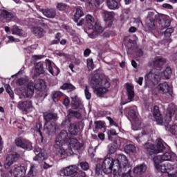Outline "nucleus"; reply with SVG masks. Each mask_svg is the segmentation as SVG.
<instances>
[{"label":"nucleus","instance_id":"1","mask_svg":"<svg viewBox=\"0 0 177 177\" xmlns=\"http://www.w3.org/2000/svg\"><path fill=\"white\" fill-rule=\"evenodd\" d=\"M82 143L73 138L66 130L61 131L55 138V149L58 156H72L73 150H80Z\"/></svg>","mask_w":177,"mask_h":177},{"label":"nucleus","instance_id":"2","mask_svg":"<svg viewBox=\"0 0 177 177\" xmlns=\"http://www.w3.org/2000/svg\"><path fill=\"white\" fill-rule=\"evenodd\" d=\"M172 75V69L170 67H167L163 72L158 69H152L145 75V85L154 86L157 85L161 80H169Z\"/></svg>","mask_w":177,"mask_h":177},{"label":"nucleus","instance_id":"3","mask_svg":"<svg viewBox=\"0 0 177 177\" xmlns=\"http://www.w3.org/2000/svg\"><path fill=\"white\" fill-rule=\"evenodd\" d=\"M158 17H160V19L159 24L161 26L163 30L167 28V27H169V26H171V21L169 20V17L164 15H155L153 12H149L148 13V17L146 21L147 28H148L149 31H151V30H154L156 28L154 21L156 19H158Z\"/></svg>","mask_w":177,"mask_h":177},{"label":"nucleus","instance_id":"4","mask_svg":"<svg viewBox=\"0 0 177 177\" xmlns=\"http://www.w3.org/2000/svg\"><path fill=\"white\" fill-rule=\"evenodd\" d=\"M118 165L115 163V159L113 158H106L102 161V165H97L95 172L98 175H100L102 172L104 174H113V175H117L118 170L117 167Z\"/></svg>","mask_w":177,"mask_h":177},{"label":"nucleus","instance_id":"5","mask_svg":"<svg viewBox=\"0 0 177 177\" xmlns=\"http://www.w3.org/2000/svg\"><path fill=\"white\" fill-rule=\"evenodd\" d=\"M86 26L88 30H93L92 33H89V32H86L89 38L95 39L97 37V34H100V32H103V28L100 27V24L97 19L93 18L92 15H88L86 17Z\"/></svg>","mask_w":177,"mask_h":177},{"label":"nucleus","instance_id":"6","mask_svg":"<svg viewBox=\"0 0 177 177\" xmlns=\"http://www.w3.org/2000/svg\"><path fill=\"white\" fill-rule=\"evenodd\" d=\"M91 84L94 93L99 97L107 93L110 89V82L107 79H92Z\"/></svg>","mask_w":177,"mask_h":177},{"label":"nucleus","instance_id":"7","mask_svg":"<svg viewBox=\"0 0 177 177\" xmlns=\"http://www.w3.org/2000/svg\"><path fill=\"white\" fill-rule=\"evenodd\" d=\"M46 88V85L45 84V81L43 80H38L35 84L32 82H30L26 85V87L22 90H21V94L24 97H32L34 95V92L35 89H45Z\"/></svg>","mask_w":177,"mask_h":177},{"label":"nucleus","instance_id":"8","mask_svg":"<svg viewBox=\"0 0 177 177\" xmlns=\"http://www.w3.org/2000/svg\"><path fill=\"white\" fill-rule=\"evenodd\" d=\"M176 158V155L172 152H166L162 156L158 155L155 156L153 158L155 169L165 171V166H160L161 165V162L163 161H175Z\"/></svg>","mask_w":177,"mask_h":177},{"label":"nucleus","instance_id":"9","mask_svg":"<svg viewBox=\"0 0 177 177\" xmlns=\"http://www.w3.org/2000/svg\"><path fill=\"white\" fill-rule=\"evenodd\" d=\"M57 114L56 113H46L44 115V119L46 123L44 124V131L47 132L48 135H53V133H56V129H57V126L55 123L49 122L50 120L56 121L57 120Z\"/></svg>","mask_w":177,"mask_h":177},{"label":"nucleus","instance_id":"10","mask_svg":"<svg viewBox=\"0 0 177 177\" xmlns=\"http://www.w3.org/2000/svg\"><path fill=\"white\" fill-rule=\"evenodd\" d=\"M155 84L153 86L146 85L149 89V91L153 93V95H157L158 92L165 95L166 93H169V95L172 94V87L168 84L167 82L160 83L156 87Z\"/></svg>","mask_w":177,"mask_h":177},{"label":"nucleus","instance_id":"11","mask_svg":"<svg viewBox=\"0 0 177 177\" xmlns=\"http://www.w3.org/2000/svg\"><path fill=\"white\" fill-rule=\"evenodd\" d=\"M156 142V147H154V145L150 142H148L144 145L145 149H146L147 153L149 154V156H153V154H158V153H162V151L165 150L164 143L160 138H158Z\"/></svg>","mask_w":177,"mask_h":177},{"label":"nucleus","instance_id":"12","mask_svg":"<svg viewBox=\"0 0 177 177\" xmlns=\"http://www.w3.org/2000/svg\"><path fill=\"white\" fill-rule=\"evenodd\" d=\"M174 113L175 111L172 110V111H169L166 114L165 120H162V117H161V113H160V109L158 106H155L153 107V117L157 124L160 125H162V124H169L171 121L172 115H174Z\"/></svg>","mask_w":177,"mask_h":177},{"label":"nucleus","instance_id":"13","mask_svg":"<svg viewBox=\"0 0 177 177\" xmlns=\"http://www.w3.org/2000/svg\"><path fill=\"white\" fill-rule=\"evenodd\" d=\"M17 107L19 110H21L23 114H28V113H31L34 110L31 101L19 102H18Z\"/></svg>","mask_w":177,"mask_h":177},{"label":"nucleus","instance_id":"14","mask_svg":"<svg viewBox=\"0 0 177 177\" xmlns=\"http://www.w3.org/2000/svg\"><path fill=\"white\" fill-rule=\"evenodd\" d=\"M115 164L118 165L116 168L118 172V171L122 169V168H127V167H128V159L124 155H118V158L115 160Z\"/></svg>","mask_w":177,"mask_h":177},{"label":"nucleus","instance_id":"15","mask_svg":"<svg viewBox=\"0 0 177 177\" xmlns=\"http://www.w3.org/2000/svg\"><path fill=\"white\" fill-rule=\"evenodd\" d=\"M15 145L18 147H21V149H26V150H32V145L31 142L25 140L24 138H19L15 140Z\"/></svg>","mask_w":177,"mask_h":177},{"label":"nucleus","instance_id":"16","mask_svg":"<svg viewBox=\"0 0 177 177\" xmlns=\"http://www.w3.org/2000/svg\"><path fill=\"white\" fill-rule=\"evenodd\" d=\"M19 155L16 153L8 155L6 158V163L4 164V168H6V169H9L12 164L15 162V161H17Z\"/></svg>","mask_w":177,"mask_h":177},{"label":"nucleus","instance_id":"17","mask_svg":"<svg viewBox=\"0 0 177 177\" xmlns=\"http://www.w3.org/2000/svg\"><path fill=\"white\" fill-rule=\"evenodd\" d=\"M27 168L24 166H15L14 174L15 177H26Z\"/></svg>","mask_w":177,"mask_h":177},{"label":"nucleus","instance_id":"18","mask_svg":"<svg viewBox=\"0 0 177 177\" xmlns=\"http://www.w3.org/2000/svg\"><path fill=\"white\" fill-rule=\"evenodd\" d=\"M45 73V70H44V64L42 62H38L35 68L33 71V78H37L41 74H44Z\"/></svg>","mask_w":177,"mask_h":177},{"label":"nucleus","instance_id":"19","mask_svg":"<svg viewBox=\"0 0 177 177\" xmlns=\"http://www.w3.org/2000/svg\"><path fill=\"white\" fill-rule=\"evenodd\" d=\"M35 154L36 155L35 158H34L35 161L46 160V157H45V155H44L41 148L36 147L35 148Z\"/></svg>","mask_w":177,"mask_h":177},{"label":"nucleus","instance_id":"20","mask_svg":"<svg viewBox=\"0 0 177 177\" xmlns=\"http://www.w3.org/2000/svg\"><path fill=\"white\" fill-rule=\"evenodd\" d=\"M72 117H75V118H81V113L75 111H68V119L64 121L63 123L64 125H69L70 124V118Z\"/></svg>","mask_w":177,"mask_h":177},{"label":"nucleus","instance_id":"21","mask_svg":"<svg viewBox=\"0 0 177 177\" xmlns=\"http://www.w3.org/2000/svg\"><path fill=\"white\" fill-rule=\"evenodd\" d=\"M71 104L74 109L82 110V109H84V105L81 104L77 96L72 97Z\"/></svg>","mask_w":177,"mask_h":177},{"label":"nucleus","instance_id":"22","mask_svg":"<svg viewBox=\"0 0 177 177\" xmlns=\"http://www.w3.org/2000/svg\"><path fill=\"white\" fill-rule=\"evenodd\" d=\"M126 88L127 91L128 99L129 100H132L135 97V91H133V85L131 84L127 83L126 84Z\"/></svg>","mask_w":177,"mask_h":177},{"label":"nucleus","instance_id":"23","mask_svg":"<svg viewBox=\"0 0 177 177\" xmlns=\"http://www.w3.org/2000/svg\"><path fill=\"white\" fill-rule=\"evenodd\" d=\"M28 175L30 177L37 176L38 175V166L35 164H30Z\"/></svg>","mask_w":177,"mask_h":177},{"label":"nucleus","instance_id":"24","mask_svg":"<svg viewBox=\"0 0 177 177\" xmlns=\"http://www.w3.org/2000/svg\"><path fill=\"white\" fill-rule=\"evenodd\" d=\"M146 169H147V167L145 164L139 165L134 167L133 173L137 175H142V174H145L146 172Z\"/></svg>","mask_w":177,"mask_h":177},{"label":"nucleus","instance_id":"25","mask_svg":"<svg viewBox=\"0 0 177 177\" xmlns=\"http://www.w3.org/2000/svg\"><path fill=\"white\" fill-rule=\"evenodd\" d=\"M41 13L48 19H53L56 17V11L52 9L41 10Z\"/></svg>","mask_w":177,"mask_h":177},{"label":"nucleus","instance_id":"26","mask_svg":"<svg viewBox=\"0 0 177 177\" xmlns=\"http://www.w3.org/2000/svg\"><path fill=\"white\" fill-rule=\"evenodd\" d=\"M0 15L1 17H3V19H6V20H7L8 21H10L12 17H14L13 14L6 10H1Z\"/></svg>","mask_w":177,"mask_h":177},{"label":"nucleus","instance_id":"27","mask_svg":"<svg viewBox=\"0 0 177 177\" xmlns=\"http://www.w3.org/2000/svg\"><path fill=\"white\" fill-rule=\"evenodd\" d=\"M32 31L36 37H38V38H42V37L45 35V30L41 27H34L32 28Z\"/></svg>","mask_w":177,"mask_h":177},{"label":"nucleus","instance_id":"28","mask_svg":"<svg viewBox=\"0 0 177 177\" xmlns=\"http://www.w3.org/2000/svg\"><path fill=\"white\" fill-rule=\"evenodd\" d=\"M159 167H165V171H162V170L156 169L157 172H161L162 174H165V172H167V174H169V172H171V171H174V166L172 165H171V163L159 165Z\"/></svg>","mask_w":177,"mask_h":177},{"label":"nucleus","instance_id":"29","mask_svg":"<svg viewBox=\"0 0 177 177\" xmlns=\"http://www.w3.org/2000/svg\"><path fill=\"white\" fill-rule=\"evenodd\" d=\"M109 154H114L115 153V150L121 147V142L120 141V140H118L114 142V147H113L112 145H109Z\"/></svg>","mask_w":177,"mask_h":177},{"label":"nucleus","instance_id":"30","mask_svg":"<svg viewBox=\"0 0 177 177\" xmlns=\"http://www.w3.org/2000/svg\"><path fill=\"white\" fill-rule=\"evenodd\" d=\"M106 6L111 10H115V9H118L120 8L118 2L115 0H106Z\"/></svg>","mask_w":177,"mask_h":177},{"label":"nucleus","instance_id":"31","mask_svg":"<svg viewBox=\"0 0 177 177\" xmlns=\"http://www.w3.org/2000/svg\"><path fill=\"white\" fill-rule=\"evenodd\" d=\"M162 32H164L165 40H166L167 42H171V34L174 32V29L169 28H167L165 31H160V33Z\"/></svg>","mask_w":177,"mask_h":177},{"label":"nucleus","instance_id":"32","mask_svg":"<svg viewBox=\"0 0 177 177\" xmlns=\"http://www.w3.org/2000/svg\"><path fill=\"white\" fill-rule=\"evenodd\" d=\"M69 132L71 135H77L80 132V125L77 123L71 124L69 127Z\"/></svg>","mask_w":177,"mask_h":177},{"label":"nucleus","instance_id":"33","mask_svg":"<svg viewBox=\"0 0 177 177\" xmlns=\"http://www.w3.org/2000/svg\"><path fill=\"white\" fill-rule=\"evenodd\" d=\"M165 63V59L157 57L153 61V66L156 67V68H160V67L164 66V64Z\"/></svg>","mask_w":177,"mask_h":177},{"label":"nucleus","instance_id":"34","mask_svg":"<svg viewBox=\"0 0 177 177\" xmlns=\"http://www.w3.org/2000/svg\"><path fill=\"white\" fill-rule=\"evenodd\" d=\"M102 15L104 17V20H113L115 14L114 12H108L106 10H103L102 12Z\"/></svg>","mask_w":177,"mask_h":177},{"label":"nucleus","instance_id":"35","mask_svg":"<svg viewBox=\"0 0 177 177\" xmlns=\"http://www.w3.org/2000/svg\"><path fill=\"white\" fill-rule=\"evenodd\" d=\"M104 0H88V3L90 8H95L97 5L103 3Z\"/></svg>","mask_w":177,"mask_h":177},{"label":"nucleus","instance_id":"36","mask_svg":"<svg viewBox=\"0 0 177 177\" xmlns=\"http://www.w3.org/2000/svg\"><path fill=\"white\" fill-rule=\"evenodd\" d=\"M124 150L127 154H131V153L136 152V147L133 145H128L124 147Z\"/></svg>","mask_w":177,"mask_h":177},{"label":"nucleus","instance_id":"37","mask_svg":"<svg viewBox=\"0 0 177 177\" xmlns=\"http://www.w3.org/2000/svg\"><path fill=\"white\" fill-rule=\"evenodd\" d=\"M83 16H84V12H82V10H81V9H80V8H77L75 14L74 15V21L76 23H78V19L80 17H82Z\"/></svg>","mask_w":177,"mask_h":177},{"label":"nucleus","instance_id":"38","mask_svg":"<svg viewBox=\"0 0 177 177\" xmlns=\"http://www.w3.org/2000/svg\"><path fill=\"white\" fill-rule=\"evenodd\" d=\"M46 66L49 73H51L52 75H55V72L53 71V68H52V62H50V60L46 59Z\"/></svg>","mask_w":177,"mask_h":177},{"label":"nucleus","instance_id":"39","mask_svg":"<svg viewBox=\"0 0 177 177\" xmlns=\"http://www.w3.org/2000/svg\"><path fill=\"white\" fill-rule=\"evenodd\" d=\"M61 89H63L64 91H66V89H69V91H74L75 87H74V86H73L71 84L65 83L61 86Z\"/></svg>","mask_w":177,"mask_h":177},{"label":"nucleus","instance_id":"40","mask_svg":"<svg viewBox=\"0 0 177 177\" xmlns=\"http://www.w3.org/2000/svg\"><path fill=\"white\" fill-rule=\"evenodd\" d=\"M6 91L10 95V97L11 99H15V94L13 93V91H12V88H10V86L9 84L5 85Z\"/></svg>","mask_w":177,"mask_h":177},{"label":"nucleus","instance_id":"41","mask_svg":"<svg viewBox=\"0 0 177 177\" xmlns=\"http://www.w3.org/2000/svg\"><path fill=\"white\" fill-rule=\"evenodd\" d=\"M140 125H142L140 120H135L134 123L132 125L133 131H138V129L140 128Z\"/></svg>","mask_w":177,"mask_h":177},{"label":"nucleus","instance_id":"42","mask_svg":"<svg viewBox=\"0 0 177 177\" xmlns=\"http://www.w3.org/2000/svg\"><path fill=\"white\" fill-rule=\"evenodd\" d=\"M63 95V93L60 91H54L53 92V102H56L55 99H59V97H62Z\"/></svg>","mask_w":177,"mask_h":177},{"label":"nucleus","instance_id":"43","mask_svg":"<svg viewBox=\"0 0 177 177\" xmlns=\"http://www.w3.org/2000/svg\"><path fill=\"white\" fill-rule=\"evenodd\" d=\"M12 32L14 35H21V30L17 26H14L12 29Z\"/></svg>","mask_w":177,"mask_h":177},{"label":"nucleus","instance_id":"44","mask_svg":"<svg viewBox=\"0 0 177 177\" xmlns=\"http://www.w3.org/2000/svg\"><path fill=\"white\" fill-rule=\"evenodd\" d=\"M85 97L87 100H89L92 97V94L89 92V86H86L84 89Z\"/></svg>","mask_w":177,"mask_h":177},{"label":"nucleus","instance_id":"45","mask_svg":"<svg viewBox=\"0 0 177 177\" xmlns=\"http://www.w3.org/2000/svg\"><path fill=\"white\" fill-rule=\"evenodd\" d=\"M87 66L88 70H93V68H95V64H93V59L91 58L87 59Z\"/></svg>","mask_w":177,"mask_h":177},{"label":"nucleus","instance_id":"46","mask_svg":"<svg viewBox=\"0 0 177 177\" xmlns=\"http://www.w3.org/2000/svg\"><path fill=\"white\" fill-rule=\"evenodd\" d=\"M150 133V129H149L148 127H144L142 129V131H141V134L138 136V137L136 138L137 140L140 138V136H143V135H147V133Z\"/></svg>","mask_w":177,"mask_h":177},{"label":"nucleus","instance_id":"47","mask_svg":"<svg viewBox=\"0 0 177 177\" xmlns=\"http://www.w3.org/2000/svg\"><path fill=\"white\" fill-rule=\"evenodd\" d=\"M67 8V5L63 3H58L57 4V9L58 10H66V8Z\"/></svg>","mask_w":177,"mask_h":177},{"label":"nucleus","instance_id":"48","mask_svg":"<svg viewBox=\"0 0 177 177\" xmlns=\"http://www.w3.org/2000/svg\"><path fill=\"white\" fill-rule=\"evenodd\" d=\"M80 165L84 171H88V169H89V164L86 162H82Z\"/></svg>","mask_w":177,"mask_h":177},{"label":"nucleus","instance_id":"49","mask_svg":"<svg viewBox=\"0 0 177 177\" xmlns=\"http://www.w3.org/2000/svg\"><path fill=\"white\" fill-rule=\"evenodd\" d=\"M28 82V77L21 78L18 80L17 84L19 85H26Z\"/></svg>","mask_w":177,"mask_h":177},{"label":"nucleus","instance_id":"50","mask_svg":"<svg viewBox=\"0 0 177 177\" xmlns=\"http://www.w3.org/2000/svg\"><path fill=\"white\" fill-rule=\"evenodd\" d=\"M107 135L109 136V140H111V136H114L117 135V133L115 132V130L111 129L107 131Z\"/></svg>","mask_w":177,"mask_h":177},{"label":"nucleus","instance_id":"51","mask_svg":"<svg viewBox=\"0 0 177 177\" xmlns=\"http://www.w3.org/2000/svg\"><path fill=\"white\" fill-rule=\"evenodd\" d=\"M129 115L133 120H136V118H138V115L136 114V112L135 111H133V110H130L129 111Z\"/></svg>","mask_w":177,"mask_h":177},{"label":"nucleus","instance_id":"52","mask_svg":"<svg viewBox=\"0 0 177 177\" xmlns=\"http://www.w3.org/2000/svg\"><path fill=\"white\" fill-rule=\"evenodd\" d=\"M41 167L44 169H48V168H50L52 167V164L48 163V161L46 160L45 162H44L41 165Z\"/></svg>","mask_w":177,"mask_h":177},{"label":"nucleus","instance_id":"53","mask_svg":"<svg viewBox=\"0 0 177 177\" xmlns=\"http://www.w3.org/2000/svg\"><path fill=\"white\" fill-rule=\"evenodd\" d=\"M103 127H104V123L103 122H101V121L95 122L96 129H102Z\"/></svg>","mask_w":177,"mask_h":177},{"label":"nucleus","instance_id":"54","mask_svg":"<svg viewBox=\"0 0 177 177\" xmlns=\"http://www.w3.org/2000/svg\"><path fill=\"white\" fill-rule=\"evenodd\" d=\"M169 131L173 135L177 136V124L173 125L170 127Z\"/></svg>","mask_w":177,"mask_h":177},{"label":"nucleus","instance_id":"55","mask_svg":"<svg viewBox=\"0 0 177 177\" xmlns=\"http://www.w3.org/2000/svg\"><path fill=\"white\" fill-rule=\"evenodd\" d=\"M41 128H42V126L41 125V124L38 123V124H36L35 130L37 132H39L40 136H42V133L41 132Z\"/></svg>","mask_w":177,"mask_h":177},{"label":"nucleus","instance_id":"56","mask_svg":"<svg viewBox=\"0 0 177 177\" xmlns=\"http://www.w3.org/2000/svg\"><path fill=\"white\" fill-rule=\"evenodd\" d=\"M8 38L9 39L8 42H19V39H15L12 36H8Z\"/></svg>","mask_w":177,"mask_h":177},{"label":"nucleus","instance_id":"57","mask_svg":"<svg viewBox=\"0 0 177 177\" xmlns=\"http://www.w3.org/2000/svg\"><path fill=\"white\" fill-rule=\"evenodd\" d=\"M136 55L138 56V57H142V56H143V50H142L140 48H138L136 51Z\"/></svg>","mask_w":177,"mask_h":177},{"label":"nucleus","instance_id":"58","mask_svg":"<svg viewBox=\"0 0 177 177\" xmlns=\"http://www.w3.org/2000/svg\"><path fill=\"white\" fill-rule=\"evenodd\" d=\"M32 59L34 60H41V59H44V55H32Z\"/></svg>","mask_w":177,"mask_h":177},{"label":"nucleus","instance_id":"59","mask_svg":"<svg viewBox=\"0 0 177 177\" xmlns=\"http://www.w3.org/2000/svg\"><path fill=\"white\" fill-rule=\"evenodd\" d=\"M89 55H91V50L88 48H86L84 52V56L85 57H88V56H89Z\"/></svg>","mask_w":177,"mask_h":177},{"label":"nucleus","instance_id":"60","mask_svg":"<svg viewBox=\"0 0 177 177\" xmlns=\"http://www.w3.org/2000/svg\"><path fill=\"white\" fill-rule=\"evenodd\" d=\"M162 8H165V9H173L172 6L169 3L162 4Z\"/></svg>","mask_w":177,"mask_h":177},{"label":"nucleus","instance_id":"61","mask_svg":"<svg viewBox=\"0 0 177 177\" xmlns=\"http://www.w3.org/2000/svg\"><path fill=\"white\" fill-rule=\"evenodd\" d=\"M136 31H138V28H136L134 26H131L129 29V32H136Z\"/></svg>","mask_w":177,"mask_h":177},{"label":"nucleus","instance_id":"62","mask_svg":"<svg viewBox=\"0 0 177 177\" xmlns=\"http://www.w3.org/2000/svg\"><path fill=\"white\" fill-rule=\"evenodd\" d=\"M64 106H66L67 107V106H68V104H70V100H68V97H66L64 100Z\"/></svg>","mask_w":177,"mask_h":177},{"label":"nucleus","instance_id":"63","mask_svg":"<svg viewBox=\"0 0 177 177\" xmlns=\"http://www.w3.org/2000/svg\"><path fill=\"white\" fill-rule=\"evenodd\" d=\"M122 177H132V176H131V172L129 171L126 174H122Z\"/></svg>","mask_w":177,"mask_h":177},{"label":"nucleus","instance_id":"64","mask_svg":"<svg viewBox=\"0 0 177 177\" xmlns=\"http://www.w3.org/2000/svg\"><path fill=\"white\" fill-rule=\"evenodd\" d=\"M169 177H177V171L174 173L169 174Z\"/></svg>","mask_w":177,"mask_h":177}]
</instances>
